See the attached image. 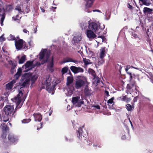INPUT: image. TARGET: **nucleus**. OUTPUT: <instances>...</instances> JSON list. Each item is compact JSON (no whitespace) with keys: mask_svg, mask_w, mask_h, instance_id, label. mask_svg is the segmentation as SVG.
<instances>
[{"mask_svg":"<svg viewBox=\"0 0 153 153\" xmlns=\"http://www.w3.org/2000/svg\"><path fill=\"white\" fill-rule=\"evenodd\" d=\"M16 112V110L14 109L13 105H6L3 109V113L5 115L13 116Z\"/></svg>","mask_w":153,"mask_h":153,"instance_id":"f257e3e1","label":"nucleus"},{"mask_svg":"<svg viewBox=\"0 0 153 153\" xmlns=\"http://www.w3.org/2000/svg\"><path fill=\"white\" fill-rule=\"evenodd\" d=\"M51 51L50 50L47 51V49H42L39 54V59L40 60L43 59L45 56L46 59L43 61L42 64L47 62L49 59Z\"/></svg>","mask_w":153,"mask_h":153,"instance_id":"f03ea898","label":"nucleus"},{"mask_svg":"<svg viewBox=\"0 0 153 153\" xmlns=\"http://www.w3.org/2000/svg\"><path fill=\"white\" fill-rule=\"evenodd\" d=\"M88 29L94 31L95 33L97 34H99L102 30L100 28L99 24L93 22L89 24Z\"/></svg>","mask_w":153,"mask_h":153,"instance_id":"7ed1b4c3","label":"nucleus"},{"mask_svg":"<svg viewBox=\"0 0 153 153\" xmlns=\"http://www.w3.org/2000/svg\"><path fill=\"white\" fill-rule=\"evenodd\" d=\"M25 42L22 39H20L15 40V45L16 50L18 51L20 50L24 46V49H27V46L25 45Z\"/></svg>","mask_w":153,"mask_h":153,"instance_id":"20e7f679","label":"nucleus"},{"mask_svg":"<svg viewBox=\"0 0 153 153\" xmlns=\"http://www.w3.org/2000/svg\"><path fill=\"white\" fill-rule=\"evenodd\" d=\"M88 72L93 76V79L94 80V82H96V84H97L100 82L103 83L102 81L100 80V79L97 76L94 70L91 68H89L88 70Z\"/></svg>","mask_w":153,"mask_h":153,"instance_id":"39448f33","label":"nucleus"},{"mask_svg":"<svg viewBox=\"0 0 153 153\" xmlns=\"http://www.w3.org/2000/svg\"><path fill=\"white\" fill-rule=\"evenodd\" d=\"M24 76L25 77L28 78L30 79L31 82V85L34 84L38 79V76L37 75H32L31 73L25 74H24Z\"/></svg>","mask_w":153,"mask_h":153,"instance_id":"423d86ee","label":"nucleus"},{"mask_svg":"<svg viewBox=\"0 0 153 153\" xmlns=\"http://www.w3.org/2000/svg\"><path fill=\"white\" fill-rule=\"evenodd\" d=\"M85 82V80L82 78H78L76 79L75 84V88L79 89L84 86Z\"/></svg>","mask_w":153,"mask_h":153,"instance_id":"0eeeda50","label":"nucleus"},{"mask_svg":"<svg viewBox=\"0 0 153 153\" xmlns=\"http://www.w3.org/2000/svg\"><path fill=\"white\" fill-rule=\"evenodd\" d=\"M85 1L86 2L85 8V11L88 13L91 12V11L88 8L91 7L94 2V0H85Z\"/></svg>","mask_w":153,"mask_h":153,"instance_id":"6e6552de","label":"nucleus"},{"mask_svg":"<svg viewBox=\"0 0 153 153\" xmlns=\"http://www.w3.org/2000/svg\"><path fill=\"white\" fill-rule=\"evenodd\" d=\"M71 70L74 74H76L78 73H82L84 70L82 68L79 67H77L74 66H72L70 68Z\"/></svg>","mask_w":153,"mask_h":153,"instance_id":"1a4fd4ad","label":"nucleus"},{"mask_svg":"<svg viewBox=\"0 0 153 153\" xmlns=\"http://www.w3.org/2000/svg\"><path fill=\"white\" fill-rule=\"evenodd\" d=\"M94 31L90 29L88 30L86 32L87 37L90 39H94L96 38L97 36L94 33Z\"/></svg>","mask_w":153,"mask_h":153,"instance_id":"9d476101","label":"nucleus"},{"mask_svg":"<svg viewBox=\"0 0 153 153\" xmlns=\"http://www.w3.org/2000/svg\"><path fill=\"white\" fill-rule=\"evenodd\" d=\"M33 61H27L26 63L23 66L22 68H25L26 70L25 71H27L31 69L32 68H29L32 66L33 64Z\"/></svg>","mask_w":153,"mask_h":153,"instance_id":"9b49d317","label":"nucleus"},{"mask_svg":"<svg viewBox=\"0 0 153 153\" xmlns=\"http://www.w3.org/2000/svg\"><path fill=\"white\" fill-rule=\"evenodd\" d=\"M8 140L12 143H16L18 140L16 137L11 134H9L8 135Z\"/></svg>","mask_w":153,"mask_h":153,"instance_id":"f8f14e48","label":"nucleus"},{"mask_svg":"<svg viewBox=\"0 0 153 153\" xmlns=\"http://www.w3.org/2000/svg\"><path fill=\"white\" fill-rule=\"evenodd\" d=\"M84 94L86 96H89L92 94L91 90L90 89L88 85H86L84 89Z\"/></svg>","mask_w":153,"mask_h":153,"instance_id":"ddd939ff","label":"nucleus"},{"mask_svg":"<svg viewBox=\"0 0 153 153\" xmlns=\"http://www.w3.org/2000/svg\"><path fill=\"white\" fill-rule=\"evenodd\" d=\"M33 116L34 118V120L35 121H41L42 119V115L39 113H34Z\"/></svg>","mask_w":153,"mask_h":153,"instance_id":"4468645a","label":"nucleus"},{"mask_svg":"<svg viewBox=\"0 0 153 153\" xmlns=\"http://www.w3.org/2000/svg\"><path fill=\"white\" fill-rule=\"evenodd\" d=\"M77 137L80 140H81L82 137H84L85 134H84V132L81 128H79L77 131Z\"/></svg>","mask_w":153,"mask_h":153,"instance_id":"2eb2a0df","label":"nucleus"},{"mask_svg":"<svg viewBox=\"0 0 153 153\" xmlns=\"http://www.w3.org/2000/svg\"><path fill=\"white\" fill-rule=\"evenodd\" d=\"M22 77L23 79H25V80L22 83L21 85L23 87L28 86L30 84V79L28 78L24 77V75L22 76Z\"/></svg>","mask_w":153,"mask_h":153,"instance_id":"dca6fc26","label":"nucleus"},{"mask_svg":"<svg viewBox=\"0 0 153 153\" xmlns=\"http://www.w3.org/2000/svg\"><path fill=\"white\" fill-rule=\"evenodd\" d=\"M11 63L12 67L10 70V72L11 74H13L16 71L15 68L17 66V63L16 62L15 63L13 62V61L12 60H10V61L9 64L11 65Z\"/></svg>","mask_w":153,"mask_h":153,"instance_id":"f3484780","label":"nucleus"},{"mask_svg":"<svg viewBox=\"0 0 153 153\" xmlns=\"http://www.w3.org/2000/svg\"><path fill=\"white\" fill-rule=\"evenodd\" d=\"M16 82V80L13 79L12 81L10 82L6 85V89L7 90H11L14 84Z\"/></svg>","mask_w":153,"mask_h":153,"instance_id":"a211bd4d","label":"nucleus"},{"mask_svg":"<svg viewBox=\"0 0 153 153\" xmlns=\"http://www.w3.org/2000/svg\"><path fill=\"white\" fill-rule=\"evenodd\" d=\"M143 12L145 15L152 14L153 10L147 7H144L143 8Z\"/></svg>","mask_w":153,"mask_h":153,"instance_id":"6ab92c4d","label":"nucleus"},{"mask_svg":"<svg viewBox=\"0 0 153 153\" xmlns=\"http://www.w3.org/2000/svg\"><path fill=\"white\" fill-rule=\"evenodd\" d=\"M69 62H73L77 64L78 62V61L77 60H74L72 58L69 57H66L63 59V63H66Z\"/></svg>","mask_w":153,"mask_h":153,"instance_id":"aec40b11","label":"nucleus"},{"mask_svg":"<svg viewBox=\"0 0 153 153\" xmlns=\"http://www.w3.org/2000/svg\"><path fill=\"white\" fill-rule=\"evenodd\" d=\"M55 85H54L51 86H48L46 87V89L47 91L49 93H51L52 94H53L54 93V88Z\"/></svg>","mask_w":153,"mask_h":153,"instance_id":"412c9836","label":"nucleus"},{"mask_svg":"<svg viewBox=\"0 0 153 153\" xmlns=\"http://www.w3.org/2000/svg\"><path fill=\"white\" fill-rule=\"evenodd\" d=\"M22 73V69L21 68L18 69L17 72L14 76V78L16 79H18L19 77L21 76Z\"/></svg>","mask_w":153,"mask_h":153,"instance_id":"4be33fe9","label":"nucleus"},{"mask_svg":"<svg viewBox=\"0 0 153 153\" xmlns=\"http://www.w3.org/2000/svg\"><path fill=\"white\" fill-rule=\"evenodd\" d=\"M73 82V79L72 76H68L67 78L66 85L69 86Z\"/></svg>","mask_w":153,"mask_h":153,"instance_id":"5701e85b","label":"nucleus"},{"mask_svg":"<svg viewBox=\"0 0 153 153\" xmlns=\"http://www.w3.org/2000/svg\"><path fill=\"white\" fill-rule=\"evenodd\" d=\"M105 47H104L102 48L101 51L100 53V58H103L105 56Z\"/></svg>","mask_w":153,"mask_h":153,"instance_id":"b1692460","label":"nucleus"},{"mask_svg":"<svg viewBox=\"0 0 153 153\" xmlns=\"http://www.w3.org/2000/svg\"><path fill=\"white\" fill-rule=\"evenodd\" d=\"M83 61L84 63V65L86 66L92 63V62H91L89 59H87L85 58H83Z\"/></svg>","mask_w":153,"mask_h":153,"instance_id":"393cba45","label":"nucleus"},{"mask_svg":"<svg viewBox=\"0 0 153 153\" xmlns=\"http://www.w3.org/2000/svg\"><path fill=\"white\" fill-rule=\"evenodd\" d=\"M13 100V101L16 103V104H20L21 102V98L18 96L14 97Z\"/></svg>","mask_w":153,"mask_h":153,"instance_id":"a878e982","label":"nucleus"},{"mask_svg":"<svg viewBox=\"0 0 153 153\" xmlns=\"http://www.w3.org/2000/svg\"><path fill=\"white\" fill-rule=\"evenodd\" d=\"M80 98L79 97H73L72 98V101L73 104L75 105L76 103H78L79 102V99Z\"/></svg>","mask_w":153,"mask_h":153,"instance_id":"bb28decb","label":"nucleus"},{"mask_svg":"<svg viewBox=\"0 0 153 153\" xmlns=\"http://www.w3.org/2000/svg\"><path fill=\"white\" fill-rule=\"evenodd\" d=\"M13 7L11 5H8L6 6L5 9L4 10V11L5 12H10L12 10Z\"/></svg>","mask_w":153,"mask_h":153,"instance_id":"cd10ccee","label":"nucleus"},{"mask_svg":"<svg viewBox=\"0 0 153 153\" xmlns=\"http://www.w3.org/2000/svg\"><path fill=\"white\" fill-rule=\"evenodd\" d=\"M81 39V38L79 36H74L73 39V40L74 43H78L80 41Z\"/></svg>","mask_w":153,"mask_h":153,"instance_id":"c85d7f7f","label":"nucleus"},{"mask_svg":"<svg viewBox=\"0 0 153 153\" xmlns=\"http://www.w3.org/2000/svg\"><path fill=\"white\" fill-rule=\"evenodd\" d=\"M26 60V56L24 55L19 60V64L23 63Z\"/></svg>","mask_w":153,"mask_h":153,"instance_id":"c756f323","label":"nucleus"},{"mask_svg":"<svg viewBox=\"0 0 153 153\" xmlns=\"http://www.w3.org/2000/svg\"><path fill=\"white\" fill-rule=\"evenodd\" d=\"M3 121L4 122H7L9 120V117H11L10 116L5 115L4 114H3Z\"/></svg>","mask_w":153,"mask_h":153,"instance_id":"7c9ffc66","label":"nucleus"},{"mask_svg":"<svg viewBox=\"0 0 153 153\" xmlns=\"http://www.w3.org/2000/svg\"><path fill=\"white\" fill-rule=\"evenodd\" d=\"M51 79L49 77L46 80V87L50 86L51 85Z\"/></svg>","mask_w":153,"mask_h":153,"instance_id":"2f4dec72","label":"nucleus"},{"mask_svg":"<svg viewBox=\"0 0 153 153\" xmlns=\"http://www.w3.org/2000/svg\"><path fill=\"white\" fill-rule=\"evenodd\" d=\"M1 126L2 130L6 131L9 129L7 125H6L4 123H2L1 125Z\"/></svg>","mask_w":153,"mask_h":153,"instance_id":"473e14b6","label":"nucleus"},{"mask_svg":"<svg viewBox=\"0 0 153 153\" xmlns=\"http://www.w3.org/2000/svg\"><path fill=\"white\" fill-rule=\"evenodd\" d=\"M5 13H4L3 14L1 15H0V17L1 16V25H2V24L3 23V22L4 21V20L5 18Z\"/></svg>","mask_w":153,"mask_h":153,"instance_id":"72a5a7b5","label":"nucleus"},{"mask_svg":"<svg viewBox=\"0 0 153 153\" xmlns=\"http://www.w3.org/2000/svg\"><path fill=\"white\" fill-rule=\"evenodd\" d=\"M21 7L20 4H18L17 5L15 8V9L16 10H17L20 14H21L22 12V11L21 10Z\"/></svg>","mask_w":153,"mask_h":153,"instance_id":"f704fd0d","label":"nucleus"},{"mask_svg":"<svg viewBox=\"0 0 153 153\" xmlns=\"http://www.w3.org/2000/svg\"><path fill=\"white\" fill-rule=\"evenodd\" d=\"M141 1L144 5L146 6L149 5L151 3L149 2H147V0H139Z\"/></svg>","mask_w":153,"mask_h":153,"instance_id":"c9c22d12","label":"nucleus"},{"mask_svg":"<svg viewBox=\"0 0 153 153\" xmlns=\"http://www.w3.org/2000/svg\"><path fill=\"white\" fill-rule=\"evenodd\" d=\"M127 96L126 95L123 96L121 97H120L118 98V99L119 100L122 101H126L127 100Z\"/></svg>","mask_w":153,"mask_h":153,"instance_id":"e433bc0d","label":"nucleus"},{"mask_svg":"<svg viewBox=\"0 0 153 153\" xmlns=\"http://www.w3.org/2000/svg\"><path fill=\"white\" fill-rule=\"evenodd\" d=\"M127 110L128 111H131L132 110V107L130 104H127L126 105Z\"/></svg>","mask_w":153,"mask_h":153,"instance_id":"4c0bfd02","label":"nucleus"},{"mask_svg":"<svg viewBox=\"0 0 153 153\" xmlns=\"http://www.w3.org/2000/svg\"><path fill=\"white\" fill-rule=\"evenodd\" d=\"M53 58L52 57L51 59V62L48 65L49 67L50 68H52L53 67Z\"/></svg>","mask_w":153,"mask_h":153,"instance_id":"58836bf2","label":"nucleus"},{"mask_svg":"<svg viewBox=\"0 0 153 153\" xmlns=\"http://www.w3.org/2000/svg\"><path fill=\"white\" fill-rule=\"evenodd\" d=\"M68 68L67 67H65L63 68L62 70V74L66 73L68 71Z\"/></svg>","mask_w":153,"mask_h":153,"instance_id":"ea45409f","label":"nucleus"},{"mask_svg":"<svg viewBox=\"0 0 153 153\" xmlns=\"http://www.w3.org/2000/svg\"><path fill=\"white\" fill-rule=\"evenodd\" d=\"M105 61L104 59L103 58H100L99 59L98 63L99 65L102 64Z\"/></svg>","mask_w":153,"mask_h":153,"instance_id":"a19ab883","label":"nucleus"},{"mask_svg":"<svg viewBox=\"0 0 153 153\" xmlns=\"http://www.w3.org/2000/svg\"><path fill=\"white\" fill-rule=\"evenodd\" d=\"M9 38H10V39H9V40H14L15 41V40H16V38L15 36H13V35H12L11 34H10V35Z\"/></svg>","mask_w":153,"mask_h":153,"instance_id":"79ce46f5","label":"nucleus"},{"mask_svg":"<svg viewBox=\"0 0 153 153\" xmlns=\"http://www.w3.org/2000/svg\"><path fill=\"white\" fill-rule=\"evenodd\" d=\"M116 68L117 69H119V71H121L122 67L121 65H119V64H117L116 66Z\"/></svg>","mask_w":153,"mask_h":153,"instance_id":"37998d69","label":"nucleus"},{"mask_svg":"<svg viewBox=\"0 0 153 153\" xmlns=\"http://www.w3.org/2000/svg\"><path fill=\"white\" fill-rule=\"evenodd\" d=\"M31 120V119H25L23 120L22 121V122L23 123H27L30 122Z\"/></svg>","mask_w":153,"mask_h":153,"instance_id":"c03bdc74","label":"nucleus"},{"mask_svg":"<svg viewBox=\"0 0 153 153\" xmlns=\"http://www.w3.org/2000/svg\"><path fill=\"white\" fill-rule=\"evenodd\" d=\"M114 97L109 99L107 102V103L108 104H112L113 102Z\"/></svg>","mask_w":153,"mask_h":153,"instance_id":"a18cd8bd","label":"nucleus"},{"mask_svg":"<svg viewBox=\"0 0 153 153\" xmlns=\"http://www.w3.org/2000/svg\"><path fill=\"white\" fill-rule=\"evenodd\" d=\"M16 106L15 109V110H16V111L18 109L20 108L22 106V105H20V104H16Z\"/></svg>","mask_w":153,"mask_h":153,"instance_id":"49530a36","label":"nucleus"},{"mask_svg":"<svg viewBox=\"0 0 153 153\" xmlns=\"http://www.w3.org/2000/svg\"><path fill=\"white\" fill-rule=\"evenodd\" d=\"M23 93H22V91H19V94L17 95V96L21 98V97L23 95Z\"/></svg>","mask_w":153,"mask_h":153,"instance_id":"de8ad7c7","label":"nucleus"},{"mask_svg":"<svg viewBox=\"0 0 153 153\" xmlns=\"http://www.w3.org/2000/svg\"><path fill=\"white\" fill-rule=\"evenodd\" d=\"M1 137L2 138H3L4 139H6V133H3L1 135Z\"/></svg>","mask_w":153,"mask_h":153,"instance_id":"09e8293b","label":"nucleus"},{"mask_svg":"<svg viewBox=\"0 0 153 153\" xmlns=\"http://www.w3.org/2000/svg\"><path fill=\"white\" fill-rule=\"evenodd\" d=\"M5 40V38L3 37V36L0 37V42H3Z\"/></svg>","mask_w":153,"mask_h":153,"instance_id":"8fccbe9b","label":"nucleus"},{"mask_svg":"<svg viewBox=\"0 0 153 153\" xmlns=\"http://www.w3.org/2000/svg\"><path fill=\"white\" fill-rule=\"evenodd\" d=\"M132 88V86L130 84H128L127 85V89L128 90H130Z\"/></svg>","mask_w":153,"mask_h":153,"instance_id":"3c124183","label":"nucleus"},{"mask_svg":"<svg viewBox=\"0 0 153 153\" xmlns=\"http://www.w3.org/2000/svg\"><path fill=\"white\" fill-rule=\"evenodd\" d=\"M128 7L130 9H133V7L130 4H128Z\"/></svg>","mask_w":153,"mask_h":153,"instance_id":"603ef678","label":"nucleus"},{"mask_svg":"<svg viewBox=\"0 0 153 153\" xmlns=\"http://www.w3.org/2000/svg\"><path fill=\"white\" fill-rule=\"evenodd\" d=\"M40 126H41L39 128L38 127L37 128V130H39V129H40V128H41L43 126V122H42L40 123Z\"/></svg>","mask_w":153,"mask_h":153,"instance_id":"864d4df0","label":"nucleus"},{"mask_svg":"<svg viewBox=\"0 0 153 153\" xmlns=\"http://www.w3.org/2000/svg\"><path fill=\"white\" fill-rule=\"evenodd\" d=\"M138 98V96H136L133 99V102H136L137 101Z\"/></svg>","mask_w":153,"mask_h":153,"instance_id":"5fc2aeb1","label":"nucleus"},{"mask_svg":"<svg viewBox=\"0 0 153 153\" xmlns=\"http://www.w3.org/2000/svg\"><path fill=\"white\" fill-rule=\"evenodd\" d=\"M127 73L129 75H130L129 77H130V80H131L132 79V75L131 74V73H129V72H127Z\"/></svg>","mask_w":153,"mask_h":153,"instance_id":"6e6d98bb","label":"nucleus"},{"mask_svg":"<svg viewBox=\"0 0 153 153\" xmlns=\"http://www.w3.org/2000/svg\"><path fill=\"white\" fill-rule=\"evenodd\" d=\"M23 32H24L25 33H28V34H29V32L26 29H24L23 30Z\"/></svg>","mask_w":153,"mask_h":153,"instance_id":"4d7b16f0","label":"nucleus"},{"mask_svg":"<svg viewBox=\"0 0 153 153\" xmlns=\"http://www.w3.org/2000/svg\"><path fill=\"white\" fill-rule=\"evenodd\" d=\"M131 100V99L130 98H128L127 97V100H126V102H128L130 101Z\"/></svg>","mask_w":153,"mask_h":153,"instance_id":"13d9d810","label":"nucleus"},{"mask_svg":"<svg viewBox=\"0 0 153 153\" xmlns=\"http://www.w3.org/2000/svg\"><path fill=\"white\" fill-rule=\"evenodd\" d=\"M98 38H101L102 40H103V39H104L105 38V37L104 36H98Z\"/></svg>","mask_w":153,"mask_h":153,"instance_id":"bf43d9fd","label":"nucleus"},{"mask_svg":"<svg viewBox=\"0 0 153 153\" xmlns=\"http://www.w3.org/2000/svg\"><path fill=\"white\" fill-rule=\"evenodd\" d=\"M78 103H79L78 106H80L82 104H83V101H80Z\"/></svg>","mask_w":153,"mask_h":153,"instance_id":"052dcab7","label":"nucleus"},{"mask_svg":"<svg viewBox=\"0 0 153 153\" xmlns=\"http://www.w3.org/2000/svg\"><path fill=\"white\" fill-rule=\"evenodd\" d=\"M2 51H3V52L4 53H7V51H6L5 49V48L4 47H3L2 48Z\"/></svg>","mask_w":153,"mask_h":153,"instance_id":"680f3d73","label":"nucleus"},{"mask_svg":"<svg viewBox=\"0 0 153 153\" xmlns=\"http://www.w3.org/2000/svg\"><path fill=\"white\" fill-rule=\"evenodd\" d=\"M105 94L107 96H108L109 95V92L108 91H105Z\"/></svg>","mask_w":153,"mask_h":153,"instance_id":"e2e57ef3","label":"nucleus"},{"mask_svg":"<svg viewBox=\"0 0 153 153\" xmlns=\"http://www.w3.org/2000/svg\"><path fill=\"white\" fill-rule=\"evenodd\" d=\"M95 107L97 108V109H100V106L98 105H95Z\"/></svg>","mask_w":153,"mask_h":153,"instance_id":"0e129e2a","label":"nucleus"},{"mask_svg":"<svg viewBox=\"0 0 153 153\" xmlns=\"http://www.w3.org/2000/svg\"><path fill=\"white\" fill-rule=\"evenodd\" d=\"M93 11L94 12H101V11H100V10H93Z\"/></svg>","mask_w":153,"mask_h":153,"instance_id":"69168bd1","label":"nucleus"},{"mask_svg":"<svg viewBox=\"0 0 153 153\" xmlns=\"http://www.w3.org/2000/svg\"><path fill=\"white\" fill-rule=\"evenodd\" d=\"M12 18L15 21L18 20L17 18L16 17H13Z\"/></svg>","mask_w":153,"mask_h":153,"instance_id":"338daca9","label":"nucleus"},{"mask_svg":"<svg viewBox=\"0 0 153 153\" xmlns=\"http://www.w3.org/2000/svg\"><path fill=\"white\" fill-rule=\"evenodd\" d=\"M135 82H134L131 84V85L133 87L135 85Z\"/></svg>","mask_w":153,"mask_h":153,"instance_id":"774afa93","label":"nucleus"}]
</instances>
